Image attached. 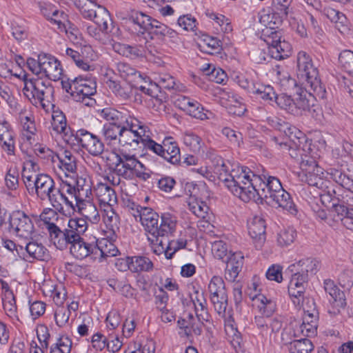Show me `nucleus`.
<instances>
[{"label":"nucleus","mask_w":353,"mask_h":353,"mask_svg":"<svg viewBox=\"0 0 353 353\" xmlns=\"http://www.w3.org/2000/svg\"><path fill=\"white\" fill-rule=\"evenodd\" d=\"M249 183L253 187L254 194L248 201L256 200L258 197L272 207L281 208L290 214L296 212L290 194L283 188L279 179L276 177L265 174L255 175L252 173Z\"/></svg>","instance_id":"obj_1"},{"label":"nucleus","mask_w":353,"mask_h":353,"mask_svg":"<svg viewBox=\"0 0 353 353\" xmlns=\"http://www.w3.org/2000/svg\"><path fill=\"white\" fill-rule=\"evenodd\" d=\"M213 162L214 172L219 174L228 190L243 201L248 202L254 194V190L249 183L252 172L247 167L239 165L234 166L230 171V162L219 156L214 157Z\"/></svg>","instance_id":"obj_2"},{"label":"nucleus","mask_w":353,"mask_h":353,"mask_svg":"<svg viewBox=\"0 0 353 353\" xmlns=\"http://www.w3.org/2000/svg\"><path fill=\"white\" fill-rule=\"evenodd\" d=\"M259 20L264 26L261 39L268 46L271 56L275 59H283L290 56L292 47L290 43L281 40V33L276 30L282 23L283 16L270 8L262 9L259 12Z\"/></svg>","instance_id":"obj_3"},{"label":"nucleus","mask_w":353,"mask_h":353,"mask_svg":"<svg viewBox=\"0 0 353 353\" xmlns=\"http://www.w3.org/2000/svg\"><path fill=\"white\" fill-rule=\"evenodd\" d=\"M46 229L49 233L50 238L57 248L63 250L67 248V242L70 240L77 241L88 230V223L85 219H70L67 228L61 230L54 222L57 219V214L52 209L45 210L40 216Z\"/></svg>","instance_id":"obj_4"},{"label":"nucleus","mask_w":353,"mask_h":353,"mask_svg":"<svg viewBox=\"0 0 353 353\" xmlns=\"http://www.w3.org/2000/svg\"><path fill=\"white\" fill-rule=\"evenodd\" d=\"M308 88L309 91L298 87L294 90L296 93L294 98L285 94H279L277 98V105L294 116L299 117L309 113L311 117L319 119L321 110L314 105V101L319 98L314 95L310 88Z\"/></svg>","instance_id":"obj_5"},{"label":"nucleus","mask_w":353,"mask_h":353,"mask_svg":"<svg viewBox=\"0 0 353 353\" xmlns=\"http://www.w3.org/2000/svg\"><path fill=\"white\" fill-rule=\"evenodd\" d=\"M103 159L111 166L114 168L115 172L125 179L139 178L147 180L150 175L146 167L138 159L135 154L121 152H106Z\"/></svg>","instance_id":"obj_6"},{"label":"nucleus","mask_w":353,"mask_h":353,"mask_svg":"<svg viewBox=\"0 0 353 353\" xmlns=\"http://www.w3.org/2000/svg\"><path fill=\"white\" fill-rule=\"evenodd\" d=\"M23 94L33 105H41L43 108L48 106L53 98L54 88L48 81L41 77H31L24 74Z\"/></svg>","instance_id":"obj_7"},{"label":"nucleus","mask_w":353,"mask_h":353,"mask_svg":"<svg viewBox=\"0 0 353 353\" xmlns=\"http://www.w3.org/2000/svg\"><path fill=\"white\" fill-rule=\"evenodd\" d=\"M298 75L305 81V86L310 88L319 99L326 98V90L319 77V70L313 64L312 57L304 51H300L296 56Z\"/></svg>","instance_id":"obj_8"},{"label":"nucleus","mask_w":353,"mask_h":353,"mask_svg":"<svg viewBox=\"0 0 353 353\" xmlns=\"http://www.w3.org/2000/svg\"><path fill=\"white\" fill-rule=\"evenodd\" d=\"M116 120H120V124H123L118 141L121 146L137 147L148 132V127L128 111H126L124 119Z\"/></svg>","instance_id":"obj_9"},{"label":"nucleus","mask_w":353,"mask_h":353,"mask_svg":"<svg viewBox=\"0 0 353 353\" xmlns=\"http://www.w3.org/2000/svg\"><path fill=\"white\" fill-rule=\"evenodd\" d=\"M28 68L34 74L47 77L52 81H58L63 74V68L60 61L54 57L40 54L38 59L28 58L27 59Z\"/></svg>","instance_id":"obj_10"},{"label":"nucleus","mask_w":353,"mask_h":353,"mask_svg":"<svg viewBox=\"0 0 353 353\" xmlns=\"http://www.w3.org/2000/svg\"><path fill=\"white\" fill-rule=\"evenodd\" d=\"M24 183L30 195H36L41 201L48 200L54 206L57 188L54 180L48 175L41 174L26 176Z\"/></svg>","instance_id":"obj_11"},{"label":"nucleus","mask_w":353,"mask_h":353,"mask_svg":"<svg viewBox=\"0 0 353 353\" xmlns=\"http://www.w3.org/2000/svg\"><path fill=\"white\" fill-rule=\"evenodd\" d=\"M100 3V0L97 1V4L84 3L80 12L85 19L94 21L102 33L108 34L113 28L112 20L109 11Z\"/></svg>","instance_id":"obj_12"},{"label":"nucleus","mask_w":353,"mask_h":353,"mask_svg":"<svg viewBox=\"0 0 353 353\" xmlns=\"http://www.w3.org/2000/svg\"><path fill=\"white\" fill-rule=\"evenodd\" d=\"M10 232L19 239L29 241L35 234L32 219L23 211L12 212L10 216Z\"/></svg>","instance_id":"obj_13"},{"label":"nucleus","mask_w":353,"mask_h":353,"mask_svg":"<svg viewBox=\"0 0 353 353\" xmlns=\"http://www.w3.org/2000/svg\"><path fill=\"white\" fill-rule=\"evenodd\" d=\"M68 144L72 147L80 146L93 157L100 156L104 150V144L101 140L85 129L76 131L74 137L68 140Z\"/></svg>","instance_id":"obj_14"},{"label":"nucleus","mask_w":353,"mask_h":353,"mask_svg":"<svg viewBox=\"0 0 353 353\" xmlns=\"http://www.w3.org/2000/svg\"><path fill=\"white\" fill-rule=\"evenodd\" d=\"M127 110L119 111L115 109L106 108L101 112V116L108 123L105 124L102 129V134L105 140L109 143L118 142L123 124L118 118L124 119Z\"/></svg>","instance_id":"obj_15"},{"label":"nucleus","mask_w":353,"mask_h":353,"mask_svg":"<svg viewBox=\"0 0 353 353\" xmlns=\"http://www.w3.org/2000/svg\"><path fill=\"white\" fill-rule=\"evenodd\" d=\"M301 172L298 176L303 182L320 190L327 188V181L323 177V169L313 159L303 160L300 164Z\"/></svg>","instance_id":"obj_16"},{"label":"nucleus","mask_w":353,"mask_h":353,"mask_svg":"<svg viewBox=\"0 0 353 353\" xmlns=\"http://www.w3.org/2000/svg\"><path fill=\"white\" fill-rule=\"evenodd\" d=\"M61 183L59 188L56 189L54 202L53 208L59 212H64L65 208L67 210H74L75 203H77V192L74 185H72L65 178L60 176Z\"/></svg>","instance_id":"obj_17"},{"label":"nucleus","mask_w":353,"mask_h":353,"mask_svg":"<svg viewBox=\"0 0 353 353\" xmlns=\"http://www.w3.org/2000/svg\"><path fill=\"white\" fill-rule=\"evenodd\" d=\"M208 290L215 311L219 315L223 316L228 306V295L223 279L219 276H212L209 282Z\"/></svg>","instance_id":"obj_18"},{"label":"nucleus","mask_w":353,"mask_h":353,"mask_svg":"<svg viewBox=\"0 0 353 353\" xmlns=\"http://www.w3.org/2000/svg\"><path fill=\"white\" fill-rule=\"evenodd\" d=\"M154 82L152 83L148 78V83L145 85H140L139 90L149 96H154V89L157 88L164 89H174L179 91H183L184 87L181 85H177L172 76L167 73L159 74L154 78Z\"/></svg>","instance_id":"obj_19"},{"label":"nucleus","mask_w":353,"mask_h":353,"mask_svg":"<svg viewBox=\"0 0 353 353\" xmlns=\"http://www.w3.org/2000/svg\"><path fill=\"white\" fill-rule=\"evenodd\" d=\"M174 104L192 117L201 120L208 119L202 105L193 99L184 95L178 94L175 97Z\"/></svg>","instance_id":"obj_20"},{"label":"nucleus","mask_w":353,"mask_h":353,"mask_svg":"<svg viewBox=\"0 0 353 353\" xmlns=\"http://www.w3.org/2000/svg\"><path fill=\"white\" fill-rule=\"evenodd\" d=\"M323 288L325 292L331 297L330 301L334 307V310L332 312L330 311V312L333 314H338L340 310L346 305L343 292L338 288L334 281L330 279L323 281Z\"/></svg>","instance_id":"obj_21"},{"label":"nucleus","mask_w":353,"mask_h":353,"mask_svg":"<svg viewBox=\"0 0 353 353\" xmlns=\"http://www.w3.org/2000/svg\"><path fill=\"white\" fill-rule=\"evenodd\" d=\"M248 230L250 237L253 239L256 248H261L265 241V223L264 219L254 216L248 222Z\"/></svg>","instance_id":"obj_22"},{"label":"nucleus","mask_w":353,"mask_h":353,"mask_svg":"<svg viewBox=\"0 0 353 353\" xmlns=\"http://www.w3.org/2000/svg\"><path fill=\"white\" fill-rule=\"evenodd\" d=\"M307 283V274H301L297 271L292 275L288 285V293L294 304L300 303V296L305 294Z\"/></svg>","instance_id":"obj_23"},{"label":"nucleus","mask_w":353,"mask_h":353,"mask_svg":"<svg viewBox=\"0 0 353 353\" xmlns=\"http://www.w3.org/2000/svg\"><path fill=\"white\" fill-rule=\"evenodd\" d=\"M74 207V210H70L69 211H78L93 224H97L100 221V214L97 205L92 202V197L77 201Z\"/></svg>","instance_id":"obj_24"},{"label":"nucleus","mask_w":353,"mask_h":353,"mask_svg":"<svg viewBox=\"0 0 353 353\" xmlns=\"http://www.w3.org/2000/svg\"><path fill=\"white\" fill-rule=\"evenodd\" d=\"M255 323L257 327L260 330V332L263 336L270 338L275 336L282 328V321L279 317H274L269 319L263 316H256Z\"/></svg>","instance_id":"obj_25"},{"label":"nucleus","mask_w":353,"mask_h":353,"mask_svg":"<svg viewBox=\"0 0 353 353\" xmlns=\"http://www.w3.org/2000/svg\"><path fill=\"white\" fill-rule=\"evenodd\" d=\"M70 245V252L76 259L81 260L88 256L94 259V244L88 243L83 238L77 241L70 240L67 242V248Z\"/></svg>","instance_id":"obj_26"},{"label":"nucleus","mask_w":353,"mask_h":353,"mask_svg":"<svg viewBox=\"0 0 353 353\" xmlns=\"http://www.w3.org/2000/svg\"><path fill=\"white\" fill-rule=\"evenodd\" d=\"M52 129L60 134L64 141L68 144V140L74 137L75 132L72 131L68 126L66 118L64 114L59 110H54L52 114Z\"/></svg>","instance_id":"obj_27"},{"label":"nucleus","mask_w":353,"mask_h":353,"mask_svg":"<svg viewBox=\"0 0 353 353\" xmlns=\"http://www.w3.org/2000/svg\"><path fill=\"white\" fill-rule=\"evenodd\" d=\"M117 70L120 76L126 81L134 85V87L139 88L141 83L146 84L148 77L141 74L127 63L121 62L117 64Z\"/></svg>","instance_id":"obj_28"},{"label":"nucleus","mask_w":353,"mask_h":353,"mask_svg":"<svg viewBox=\"0 0 353 353\" xmlns=\"http://www.w3.org/2000/svg\"><path fill=\"white\" fill-rule=\"evenodd\" d=\"M95 196L101 208L104 205H117V196L115 190L107 184L99 183L94 188Z\"/></svg>","instance_id":"obj_29"},{"label":"nucleus","mask_w":353,"mask_h":353,"mask_svg":"<svg viewBox=\"0 0 353 353\" xmlns=\"http://www.w3.org/2000/svg\"><path fill=\"white\" fill-rule=\"evenodd\" d=\"M201 191L205 194L202 198L199 199L197 198L191 197L190 199L188 205L190 210L200 219H208L210 216V208L205 201L203 199L210 197L205 186L201 187Z\"/></svg>","instance_id":"obj_30"},{"label":"nucleus","mask_w":353,"mask_h":353,"mask_svg":"<svg viewBox=\"0 0 353 353\" xmlns=\"http://www.w3.org/2000/svg\"><path fill=\"white\" fill-rule=\"evenodd\" d=\"M152 20L153 18L140 12H133L129 17L132 31L137 34L149 32Z\"/></svg>","instance_id":"obj_31"},{"label":"nucleus","mask_w":353,"mask_h":353,"mask_svg":"<svg viewBox=\"0 0 353 353\" xmlns=\"http://www.w3.org/2000/svg\"><path fill=\"white\" fill-rule=\"evenodd\" d=\"M119 250L116 245L107 239L98 240L94 244V260L99 262L108 257L117 256Z\"/></svg>","instance_id":"obj_32"},{"label":"nucleus","mask_w":353,"mask_h":353,"mask_svg":"<svg viewBox=\"0 0 353 353\" xmlns=\"http://www.w3.org/2000/svg\"><path fill=\"white\" fill-rule=\"evenodd\" d=\"M250 297L262 316L269 318L275 312L276 304L274 300L267 298L262 294H250Z\"/></svg>","instance_id":"obj_33"},{"label":"nucleus","mask_w":353,"mask_h":353,"mask_svg":"<svg viewBox=\"0 0 353 353\" xmlns=\"http://www.w3.org/2000/svg\"><path fill=\"white\" fill-rule=\"evenodd\" d=\"M139 221L144 227L145 231L149 234L148 236H152L150 239L152 241L155 240L154 238L157 231L159 223L158 214L151 208H144Z\"/></svg>","instance_id":"obj_34"},{"label":"nucleus","mask_w":353,"mask_h":353,"mask_svg":"<svg viewBox=\"0 0 353 353\" xmlns=\"http://www.w3.org/2000/svg\"><path fill=\"white\" fill-rule=\"evenodd\" d=\"M222 99L225 100V105L230 114L241 116L246 110L243 99L232 92H223Z\"/></svg>","instance_id":"obj_35"},{"label":"nucleus","mask_w":353,"mask_h":353,"mask_svg":"<svg viewBox=\"0 0 353 353\" xmlns=\"http://www.w3.org/2000/svg\"><path fill=\"white\" fill-rule=\"evenodd\" d=\"M273 73L275 76L276 82L284 90L293 91L299 87L296 81L291 77L288 72L283 67L276 65L273 68Z\"/></svg>","instance_id":"obj_36"},{"label":"nucleus","mask_w":353,"mask_h":353,"mask_svg":"<svg viewBox=\"0 0 353 353\" xmlns=\"http://www.w3.org/2000/svg\"><path fill=\"white\" fill-rule=\"evenodd\" d=\"M109 89L117 97L122 99H128L132 93V88L134 85L128 81H119L112 78H109L105 82Z\"/></svg>","instance_id":"obj_37"},{"label":"nucleus","mask_w":353,"mask_h":353,"mask_svg":"<svg viewBox=\"0 0 353 353\" xmlns=\"http://www.w3.org/2000/svg\"><path fill=\"white\" fill-rule=\"evenodd\" d=\"M116 205H104L101 208L103 221L108 230L115 233L119 228L120 218L115 210Z\"/></svg>","instance_id":"obj_38"},{"label":"nucleus","mask_w":353,"mask_h":353,"mask_svg":"<svg viewBox=\"0 0 353 353\" xmlns=\"http://www.w3.org/2000/svg\"><path fill=\"white\" fill-rule=\"evenodd\" d=\"M177 218L170 213H163L161 215V221L157 227L155 236H168L172 234L176 228Z\"/></svg>","instance_id":"obj_39"},{"label":"nucleus","mask_w":353,"mask_h":353,"mask_svg":"<svg viewBox=\"0 0 353 353\" xmlns=\"http://www.w3.org/2000/svg\"><path fill=\"white\" fill-rule=\"evenodd\" d=\"M205 14L218 32L223 33L232 32V26L231 22L225 16L210 10H207L205 12Z\"/></svg>","instance_id":"obj_40"},{"label":"nucleus","mask_w":353,"mask_h":353,"mask_svg":"<svg viewBox=\"0 0 353 353\" xmlns=\"http://www.w3.org/2000/svg\"><path fill=\"white\" fill-rule=\"evenodd\" d=\"M161 157L172 164H177L180 162V150L176 142L171 138L163 141Z\"/></svg>","instance_id":"obj_41"},{"label":"nucleus","mask_w":353,"mask_h":353,"mask_svg":"<svg viewBox=\"0 0 353 353\" xmlns=\"http://www.w3.org/2000/svg\"><path fill=\"white\" fill-rule=\"evenodd\" d=\"M149 34L152 39L159 40H163L165 37L174 38L177 34L175 30L154 19L152 20Z\"/></svg>","instance_id":"obj_42"},{"label":"nucleus","mask_w":353,"mask_h":353,"mask_svg":"<svg viewBox=\"0 0 353 353\" xmlns=\"http://www.w3.org/2000/svg\"><path fill=\"white\" fill-rule=\"evenodd\" d=\"M25 244L24 248L29 256L41 261L49 259V252L43 244L37 241H25Z\"/></svg>","instance_id":"obj_43"},{"label":"nucleus","mask_w":353,"mask_h":353,"mask_svg":"<svg viewBox=\"0 0 353 353\" xmlns=\"http://www.w3.org/2000/svg\"><path fill=\"white\" fill-rule=\"evenodd\" d=\"M319 261L312 258L303 259L290 267L292 271L296 270L298 272H300L301 274H307V276L308 274H316L319 270Z\"/></svg>","instance_id":"obj_44"},{"label":"nucleus","mask_w":353,"mask_h":353,"mask_svg":"<svg viewBox=\"0 0 353 353\" xmlns=\"http://www.w3.org/2000/svg\"><path fill=\"white\" fill-rule=\"evenodd\" d=\"M112 47L117 53L130 59H135L144 55L143 49L141 47L131 46L119 42H113Z\"/></svg>","instance_id":"obj_45"},{"label":"nucleus","mask_w":353,"mask_h":353,"mask_svg":"<svg viewBox=\"0 0 353 353\" xmlns=\"http://www.w3.org/2000/svg\"><path fill=\"white\" fill-rule=\"evenodd\" d=\"M59 168L64 172L65 178H68L70 174H74L77 170L75 157L70 152L65 151L59 157Z\"/></svg>","instance_id":"obj_46"},{"label":"nucleus","mask_w":353,"mask_h":353,"mask_svg":"<svg viewBox=\"0 0 353 353\" xmlns=\"http://www.w3.org/2000/svg\"><path fill=\"white\" fill-rule=\"evenodd\" d=\"M3 310L6 315L14 323L19 321L15 297L13 292L7 293L6 297L2 298Z\"/></svg>","instance_id":"obj_47"},{"label":"nucleus","mask_w":353,"mask_h":353,"mask_svg":"<svg viewBox=\"0 0 353 353\" xmlns=\"http://www.w3.org/2000/svg\"><path fill=\"white\" fill-rule=\"evenodd\" d=\"M318 317L303 316V323L297 325L300 336H312L316 334Z\"/></svg>","instance_id":"obj_48"},{"label":"nucleus","mask_w":353,"mask_h":353,"mask_svg":"<svg viewBox=\"0 0 353 353\" xmlns=\"http://www.w3.org/2000/svg\"><path fill=\"white\" fill-rule=\"evenodd\" d=\"M252 93L256 94L259 97L265 101L275 102L277 104V98L279 95L276 94L274 88L270 85L256 83Z\"/></svg>","instance_id":"obj_49"},{"label":"nucleus","mask_w":353,"mask_h":353,"mask_svg":"<svg viewBox=\"0 0 353 353\" xmlns=\"http://www.w3.org/2000/svg\"><path fill=\"white\" fill-rule=\"evenodd\" d=\"M195 313L199 321H207L208 314L206 309V300L203 293L196 292L195 296L192 297Z\"/></svg>","instance_id":"obj_50"},{"label":"nucleus","mask_w":353,"mask_h":353,"mask_svg":"<svg viewBox=\"0 0 353 353\" xmlns=\"http://www.w3.org/2000/svg\"><path fill=\"white\" fill-rule=\"evenodd\" d=\"M74 187L77 201L92 197V187L89 180L82 177L78 178Z\"/></svg>","instance_id":"obj_51"},{"label":"nucleus","mask_w":353,"mask_h":353,"mask_svg":"<svg viewBox=\"0 0 353 353\" xmlns=\"http://www.w3.org/2000/svg\"><path fill=\"white\" fill-rule=\"evenodd\" d=\"M152 268L153 263L149 258L142 256H135L131 257L132 272H148L152 270Z\"/></svg>","instance_id":"obj_52"},{"label":"nucleus","mask_w":353,"mask_h":353,"mask_svg":"<svg viewBox=\"0 0 353 353\" xmlns=\"http://www.w3.org/2000/svg\"><path fill=\"white\" fill-rule=\"evenodd\" d=\"M313 350L314 345L307 339H294L288 347L289 353H310Z\"/></svg>","instance_id":"obj_53"},{"label":"nucleus","mask_w":353,"mask_h":353,"mask_svg":"<svg viewBox=\"0 0 353 353\" xmlns=\"http://www.w3.org/2000/svg\"><path fill=\"white\" fill-rule=\"evenodd\" d=\"M296 238V231L292 227H288L280 230L277 234L276 241L279 246L290 245Z\"/></svg>","instance_id":"obj_54"},{"label":"nucleus","mask_w":353,"mask_h":353,"mask_svg":"<svg viewBox=\"0 0 353 353\" xmlns=\"http://www.w3.org/2000/svg\"><path fill=\"white\" fill-rule=\"evenodd\" d=\"M183 143L194 152H199L203 144L202 139L198 135L190 131H186L183 134Z\"/></svg>","instance_id":"obj_55"},{"label":"nucleus","mask_w":353,"mask_h":353,"mask_svg":"<svg viewBox=\"0 0 353 353\" xmlns=\"http://www.w3.org/2000/svg\"><path fill=\"white\" fill-rule=\"evenodd\" d=\"M52 23L57 26L58 29L61 32L68 33V26L71 28V23L68 19L67 14L61 10L57 8V12L52 14L50 19H48Z\"/></svg>","instance_id":"obj_56"},{"label":"nucleus","mask_w":353,"mask_h":353,"mask_svg":"<svg viewBox=\"0 0 353 353\" xmlns=\"http://www.w3.org/2000/svg\"><path fill=\"white\" fill-rule=\"evenodd\" d=\"M299 308H302L304 312L303 316H310L312 317H318V312L316 309L314 301L309 297H306L305 294L300 296V303L294 304Z\"/></svg>","instance_id":"obj_57"},{"label":"nucleus","mask_w":353,"mask_h":353,"mask_svg":"<svg viewBox=\"0 0 353 353\" xmlns=\"http://www.w3.org/2000/svg\"><path fill=\"white\" fill-rule=\"evenodd\" d=\"M332 193L336 194L334 190H332V192L330 191H327V193L321 194V200L323 202H325V201H332V208H334V212L338 214V216H341V218H343L345 216L346 211H347L349 207L339 200H337V202H335V200L332 198Z\"/></svg>","instance_id":"obj_58"},{"label":"nucleus","mask_w":353,"mask_h":353,"mask_svg":"<svg viewBox=\"0 0 353 353\" xmlns=\"http://www.w3.org/2000/svg\"><path fill=\"white\" fill-rule=\"evenodd\" d=\"M339 65L345 72L353 75V51H342L339 55Z\"/></svg>","instance_id":"obj_59"},{"label":"nucleus","mask_w":353,"mask_h":353,"mask_svg":"<svg viewBox=\"0 0 353 353\" xmlns=\"http://www.w3.org/2000/svg\"><path fill=\"white\" fill-rule=\"evenodd\" d=\"M43 291L48 294L53 300L54 303L57 305H61L63 303L65 299V293L64 290L60 287H56L52 285H44Z\"/></svg>","instance_id":"obj_60"},{"label":"nucleus","mask_w":353,"mask_h":353,"mask_svg":"<svg viewBox=\"0 0 353 353\" xmlns=\"http://www.w3.org/2000/svg\"><path fill=\"white\" fill-rule=\"evenodd\" d=\"M199 47L203 52L212 54L219 50L220 42L216 38L210 36H205L201 41Z\"/></svg>","instance_id":"obj_61"},{"label":"nucleus","mask_w":353,"mask_h":353,"mask_svg":"<svg viewBox=\"0 0 353 353\" xmlns=\"http://www.w3.org/2000/svg\"><path fill=\"white\" fill-rule=\"evenodd\" d=\"M19 176V171L15 165H11L8 168V170L5 176V183L9 190H14L18 188Z\"/></svg>","instance_id":"obj_62"},{"label":"nucleus","mask_w":353,"mask_h":353,"mask_svg":"<svg viewBox=\"0 0 353 353\" xmlns=\"http://www.w3.org/2000/svg\"><path fill=\"white\" fill-rule=\"evenodd\" d=\"M70 312L68 309L59 306L54 312V320L56 324L63 327L68 325Z\"/></svg>","instance_id":"obj_63"},{"label":"nucleus","mask_w":353,"mask_h":353,"mask_svg":"<svg viewBox=\"0 0 353 353\" xmlns=\"http://www.w3.org/2000/svg\"><path fill=\"white\" fill-rule=\"evenodd\" d=\"M177 24L186 31H194L197 21L191 14H184L179 17Z\"/></svg>","instance_id":"obj_64"}]
</instances>
